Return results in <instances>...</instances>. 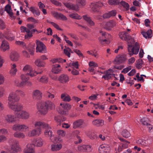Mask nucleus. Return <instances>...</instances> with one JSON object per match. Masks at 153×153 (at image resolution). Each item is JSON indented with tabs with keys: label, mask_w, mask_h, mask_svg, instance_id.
Masks as SVG:
<instances>
[{
	"label": "nucleus",
	"mask_w": 153,
	"mask_h": 153,
	"mask_svg": "<svg viewBox=\"0 0 153 153\" xmlns=\"http://www.w3.org/2000/svg\"><path fill=\"white\" fill-rule=\"evenodd\" d=\"M17 118L21 119L24 120H27L30 117V113L25 110H22L19 112L16 113Z\"/></svg>",
	"instance_id": "obj_12"
},
{
	"label": "nucleus",
	"mask_w": 153,
	"mask_h": 153,
	"mask_svg": "<svg viewBox=\"0 0 153 153\" xmlns=\"http://www.w3.org/2000/svg\"><path fill=\"white\" fill-rule=\"evenodd\" d=\"M19 58L18 54L15 51L11 52L10 55V58L13 61H16L18 60Z\"/></svg>",
	"instance_id": "obj_33"
},
{
	"label": "nucleus",
	"mask_w": 153,
	"mask_h": 153,
	"mask_svg": "<svg viewBox=\"0 0 153 153\" xmlns=\"http://www.w3.org/2000/svg\"><path fill=\"white\" fill-rule=\"evenodd\" d=\"M1 48L3 51H6L9 48L8 43L6 41H3L1 46Z\"/></svg>",
	"instance_id": "obj_32"
},
{
	"label": "nucleus",
	"mask_w": 153,
	"mask_h": 153,
	"mask_svg": "<svg viewBox=\"0 0 153 153\" xmlns=\"http://www.w3.org/2000/svg\"><path fill=\"white\" fill-rule=\"evenodd\" d=\"M28 128V127L24 124H16L13 126L12 129L15 131H25Z\"/></svg>",
	"instance_id": "obj_13"
},
{
	"label": "nucleus",
	"mask_w": 153,
	"mask_h": 153,
	"mask_svg": "<svg viewBox=\"0 0 153 153\" xmlns=\"http://www.w3.org/2000/svg\"><path fill=\"white\" fill-rule=\"evenodd\" d=\"M71 51V48H68L66 49H64V52L65 54L67 55L68 57H70V51Z\"/></svg>",
	"instance_id": "obj_50"
},
{
	"label": "nucleus",
	"mask_w": 153,
	"mask_h": 153,
	"mask_svg": "<svg viewBox=\"0 0 153 153\" xmlns=\"http://www.w3.org/2000/svg\"><path fill=\"white\" fill-rule=\"evenodd\" d=\"M27 20L29 21L34 23V24L38 23V21L32 17L28 18Z\"/></svg>",
	"instance_id": "obj_61"
},
{
	"label": "nucleus",
	"mask_w": 153,
	"mask_h": 153,
	"mask_svg": "<svg viewBox=\"0 0 153 153\" xmlns=\"http://www.w3.org/2000/svg\"><path fill=\"white\" fill-rule=\"evenodd\" d=\"M85 151L88 152H90L92 150L91 146L88 145H85Z\"/></svg>",
	"instance_id": "obj_58"
},
{
	"label": "nucleus",
	"mask_w": 153,
	"mask_h": 153,
	"mask_svg": "<svg viewBox=\"0 0 153 153\" xmlns=\"http://www.w3.org/2000/svg\"><path fill=\"white\" fill-rule=\"evenodd\" d=\"M92 124L97 126H102L104 125V121L101 119H97L93 120Z\"/></svg>",
	"instance_id": "obj_28"
},
{
	"label": "nucleus",
	"mask_w": 153,
	"mask_h": 153,
	"mask_svg": "<svg viewBox=\"0 0 153 153\" xmlns=\"http://www.w3.org/2000/svg\"><path fill=\"white\" fill-rule=\"evenodd\" d=\"M14 137L19 138L23 139L25 137V135L22 132H16L14 134Z\"/></svg>",
	"instance_id": "obj_40"
},
{
	"label": "nucleus",
	"mask_w": 153,
	"mask_h": 153,
	"mask_svg": "<svg viewBox=\"0 0 153 153\" xmlns=\"http://www.w3.org/2000/svg\"><path fill=\"white\" fill-rule=\"evenodd\" d=\"M51 1L53 4L57 6H61V4L60 3L55 0H50Z\"/></svg>",
	"instance_id": "obj_62"
},
{
	"label": "nucleus",
	"mask_w": 153,
	"mask_h": 153,
	"mask_svg": "<svg viewBox=\"0 0 153 153\" xmlns=\"http://www.w3.org/2000/svg\"><path fill=\"white\" fill-rule=\"evenodd\" d=\"M5 10L11 17H12L13 13L12 12L11 6L9 4H8L5 6Z\"/></svg>",
	"instance_id": "obj_39"
},
{
	"label": "nucleus",
	"mask_w": 153,
	"mask_h": 153,
	"mask_svg": "<svg viewBox=\"0 0 153 153\" xmlns=\"http://www.w3.org/2000/svg\"><path fill=\"white\" fill-rule=\"evenodd\" d=\"M17 70L16 68V65L15 64L11 65V69L10 71V74L11 76H15L17 72Z\"/></svg>",
	"instance_id": "obj_35"
},
{
	"label": "nucleus",
	"mask_w": 153,
	"mask_h": 153,
	"mask_svg": "<svg viewBox=\"0 0 153 153\" xmlns=\"http://www.w3.org/2000/svg\"><path fill=\"white\" fill-rule=\"evenodd\" d=\"M53 15L56 18L62 20L63 21H66L67 20V18L65 16L60 13L54 12L53 13Z\"/></svg>",
	"instance_id": "obj_24"
},
{
	"label": "nucleus",
	"mask_w": 153,
	"mask_h": 153,
	"mask_svg": "<svg viewBox=\"0 0 153 153\" xmlns=\"http://www.w3.org/2000/svg\"><path fill=\"white\" fill-rule=\"evenodd\" d=\"M117 23L113 20H110L105 23L104 27L108 30H110L117 25Z\"/></svg>",
	"instance_id": "obj_18"
},
{
	"label": "nucleus",
	"mask_w": 153,
	"mask_h": 153,
	"mask_svg": "<svg viewBox=\"0 0 153 153\" xmlns=\"http://www.w3.org/2000/svg\"><path fill=\"white\" fill-rule=\"evenodd\" d=\"M35 44H29L28 45V46H26V48H25V49L27 50L30 54L33 55L35 51Z\"/></svg>",
	"instance_id": "obj_29"
},
{
	"label": "nucleus",
	"mask_w": 153,
	"mask_h": 153,
	"mask_svg": "<svg viewBox=\"0 0 153 153\" xmlns=\"http://www.w3.org/2000/svg\"><path fill=\"white\" fill-rule=\"evenodd\" d=\"M35 65L38 67H44L45 65V62L41 60L40 59H37L35 62Z\"/></svg>",
	"instance_id": "obj_38"
},
{
	"label": "nucleus",
	"mask_w": 153,
	"mask_h": 153,
	"mask_svg": "<svg viewBox=\"0 0 153 153\" xmlns=\"http://www.w3.org/2000/svg\"><path fill=\"white\" fill-rule=\"evenodd\" d=\"M111 69H108L105 71V73L104 75L102 76V78H104L105 80H108L111 79L112 77H114L115 74L111 72Z\"/></svg>",
	"instance_id": "obj_21"
},
{
	"label": "nucleus",
	"mask_w": 153,
	"mask_h": 153,
	"mask_svg": "<svg viewBox=\"0 0 153 153\" xmlns=\"http://www.w3.org/2000/svg\"><path fill=\"white\" fill-rule=\"evenodd\" d=\"M36 52L42 53L47 52L45 46L42 42L36 40Z\"/></svg>",
	"instance_id": "obj_11"
},
{
	"label": "nucleus",
	"mask_w": 153,
	"mask_h": 153,
	"mask_svg": "<svg viewBox=\"0 0 153 153\" xmlns=\"http://www.w3.org/2000/svg\"><path fill=\"white\" fill-rule=\"evenodd\" d=\"M141 33L143 36L145 38H150L152 37V31L151 29H150L146 32L143 31L141 32Z\"/></svg>",
	"instance_id": "obj_34"
},
{
	"label": "nucleus",
	"mask_w": 153,
	"mask_h": 153,
	"mask_svg": "<svg viewBox=\"0 0 153 153\" xmlns=\"http://www.w3.org/2000/svg\"><path fill=\"white\" fill-rule=\"evenodd\" d=\"M80 133V132L79 131L76 130L73 131L72 133V135L75 137V139L76 140L74 141L75 144L79 143L82 142V140L79 136Z\"/></svg>",
	"instance_id": "obj_20"
},
{
	"label": "nucleus",
	"mask_w": 153,
	"mask_h": 153,
	"mask_svg": "<svg viewBox=\"0 0 153 153\" xmlns=\"http://www.w3.org/2000/svg\"><path fill=\"white\" fill-rule=\"evenodd\" d=\"M60 105L62 106V107L59 108L58 111L59 113L63 115L67 114L68 110L70 109L71 107V105L67 103H61Z\"/></svg>",
	"instance_id": "obj_9"
},
{
	"label": "nucleus",
	"mask_w": 153,
	"mask_h": 153,
	"mask_svg": "<svg viewBox=\"0 0 153 153\" xmlns=\"http://www.w3.org/2000/svg\"><path fill=\"white\" fill-rule=\"evenodd\" d=\"M27 82L25 81H22L20 82L18 80H16L15 81V83L17 86L21 87L24 86L26 83Z\"/></svg>",
	"instance_id": "obj_43"
},
{
	"label": "nucleus",
	"mask_w": 153,
	"mask_h": 153,
	"mask_svg": "<svg viewBox=\"0 0 153 153\" xmlns=\"http://www.w3.org/2000/svg\"><path fill=\"white\" fill-rule=\"evenodd\" d=\"M84 123V120L82 119H79L74 122L73 123V128H76L82 126Z\"/></svg>",
	"instance_id": "obj_27"
},
{
	"label": "nucleus",
	"mask_w": 153,
	"mask_h": 153,
	"mask_svg": "<svg viewBox=\"0 0 153 153\" xmlns=\"http://www.w3.org/2000/svg\"><path fill=\"white\" fill-rule=\"evenodd\" d=\"M61 71V68L59 65H53L52 69V72L55 74H58Z\"/></svg>",
	"instance_id": "obj_31"
},
{
	"label": "nucleus",
	"mask_w": 153,
	"mask_h": 153,
	"mask_svg": "<svg viewBox=\"0 0 153 153\" xmlns=\"http://www.w3.org/2000/svg\"><path fill=\"white\" fill-rule=\"evenodd\" d=\"M74 51L75 53H76L78 55L79 57H83L82 54L79 50L77 49H75L74 50Z\"/></svg>",
	"instance_id": "obj_63"
},
{
	"label": "nucleus",
	"mask_w": 153,
	"mask_h": 153,
	"mask_svg": "<svg viewBox=\"0 0 153 153\" xmlns=\"http://www.w3.org/2000/svg\"><path fill=\"white\" fill-rule=\"evenodd\" d=\"M59 80L61 83H66L69 81V77L67 75L62 74L59 76Z\"/></svg>",
	"instance_id": "obj_25"
},
{
	"label": "nucleus",
	"mask_w": 153,
	"mask_h": 153,
	"mask_svg": "<svg viewBox=\"0 0 153 153\" xmlns=\"http://www.w3.org/2000/svg\"><path fill=\"white\" fill-rule=\"evenodd\" d=\"M35 146L33 144H27L24 150V153H35Z\"/></svg>",
	"instance_id": "obj_19"
},
{
	"label": "nucleus",
	"mask_w": 153,
	"mask_h": 153,
	"mask_svg": "<svg viewBox=\"0 0 153 153\" xmlns=\"http://www.w3.org/2000/svg\"><path fill=\"white\" fill-rule=\"evenodd\" d=\"M83 19L86 21L90 26H93L95 25V23L91 19V18L87 15L83 16Z\"/></svg>",
	"instance_id": "obj_26"
},
{
	"label": "nucleus",
	"mask_w": 153,
	"mask_h": 153,
	"mask_svg": "<svg viewBox=\"0 0 153 153\" xmlns=\"http://www.w3.org/2000/svg\"><path fill=\"white\" fill-rule=\"evenodd\" d=\"M8 41H12L14 40L15 37L12 34L8 33L7 34H6L5 37Z\"/></svg>",
	"instance_id": "obj_47"
},
{
	"label": "nucleus",
	"mask_w": 153,
	"mask_h": 153,
	"mask_svg": "<svg viewBox=\"0 0 153 153\" xmlns=\"http://www.w3.org/2000/svg\"><path fill=\"white\" fill-rule=\"evenodd\" d=\"M23 71L25 72H27V74H29V76L31 77H33L37 74H41L42 71L40 72H37L33 70L31 66L28 65H27L24 67Z\"/></svg>",
	"instance_id": "obj_8"
},
{
	"label": "nucleus",
	"mask_w": 153,
	"mask_h": 153,
	"mask_svg": "<svg viewBox=\"0 0 153 153\" xmlns=\"http://www.w3.org/2000/svg\"><path fill=\"white\" fill-rule=\"evenodd\" d=\"M62 147V145L61 144H53L51 146V149L53 151H57L60 150Z\"/></svg>",
	"instance_id": "obj_30"
},
{
	"label": "nucleus",
	"mask_w": 153,
	"mask_h": 153,
	"mask_svg": "<svg viewBox=\"0 0 153 153\" xmlns=\"http://www.w3.org/2000/svg\"><path fill=\"white\" fill-rule=\"evenodd\" d=\"M4 122L9 123H16L18 120L17 116L11 114H7L4 116Z\"/></svg>",
	"instance_id": "obj_6"
},
{
	"label": "nucleus",
	"mask_w": 153,
	"mask_h": 153,
	"mask_svg": "<svg viewBox=\"0 0 153 153\" xmlns=\"http://www.w3.org/2000/svg\"><path fill=\"white\" fill-rule=\"evenodd\" d=\"M54 103L50 101L42 102L40 106V111L42 114L45 115L48 110H52L55 108Z\"/></svg>",
	"instance_id": "obj_3"
},
{
	"label": "nucleus",
	"mask_w": 153,
	"mask_h": 153,
	"mask_svg": "<svg viewBox=\"0 0 153 153\" xmlns=\"http://www.w3.org/2000/svg\"><path fill=\"white\" fill-rule=\"evenodd\" d=\"M15 43L17 45H19L21 46L24 49L25 48H26V45L25 44L23 41H16L15 42Z\"/></svg>",
	"instance_id": "obj_55"
},
{
	"label": "nucleus",
	"mask_w": 153,
	"mask_h": 153,
	"mask_svg": "<svg viewBox=\"0 0 153 153\" xmlns=\"http://www.w3.org/2000/svg\"><path fill=\"white\" fill-rule=\"evenodd\" d=\"M57 134L59 136L64 137L66 134L65 132L62 130H59L57 131Z\"/></svg>",
	"instance_id": "obj_54"
},
{
	"label": "nucleus",
	"mask_w": 153,
	"mask_h": 153,
	"mask_svg": "<svg viewBox=\"0 0 153 153\" xmlns=\"http://www.w3.org/2000/svg\"><path fill=\"white\" fill-rule=\"evenodd\" d=\"M121 4L126 9V10H128L129 7V5L126 2L124 1H121L120 2Z\"/></svg>",
	"instance_id": "obj_51"
},
{
	"label": "nucleus",
	"mask_w": 153,
	"mask_h": 153,
	"mask_svg": "<svg viewBox=\"0 0 153 153\" xmlns=\"http://www.w3.org/2000/svg\"><path fill=\"white\" fill-rule=\"evenodd\" d=\"M27 27L22 26L21 27V30L22 32H26V33L25 36V39H29L33 36L32 34L35 33L37 30L35 29H33L34 28L33 25L28 24L27 25Z\"/></svg>",
	"instance_id": "obj_4"
},
{
	"label": "nucleus",
	"mask_w": 153,
	"mask_h": 153,
	"mask_svg": "<svg viewBox=\"0 0 153 153\" xmlns=\"http://www.w3.org/2000/svg\"><path fill=\"white\" fill-rule=\"evenodd\" d=\"M35 127L38 128L33 129L31 131L28 132L27 135L31 137L34 136H38L42 132V129L45 130L44 135L46 137H50V140L53 142H60L62 141V139L59 137H54L52 134V132L51 130V127L47 123L42 121H37L35 123Z\"/></svg>",
	"instance_id": "obj_1"
},
{
	"label": "nucleus",
	"mask_w": 153,
	"mask_h": 153,
	"mask_svg": "<svg viewBox=\"0 0 153 153\" xmlns=\"http://www.w3.org/2000/svg\"><path fill=\"white\" fill-rule=\"evenodd\" d=\"M48 78L47 76H42L39 80V81L44 83H47L48 82Z\"/></svg>",
	"instance_id": "obj_53"
},
{
	"label": "nucleus",
	"mask_w": 153,
	"mask_h": 153,
	"mask_svg": "<svg viewBox=\"0 0 153 153\" xmlns=\"http://www.w3.org/2000/svg\"><path fill=\"white\" fill-rule=\"evenodd\" d=\"M100 33H101L102 36L104 37L105 39H100V41L102 44H103L105 43L106 44H108L110 43V39L111 38V36L109 34L106 33H103L102 31H100Z\"/></svg>",
	"instance_id": "obj_15"
},
{
	"label": "nucleus",
	"mask_w": 153,
	"mask_h": 153,
	"mask_svg": "<svg viewBox=\"0 0 153 153\" xmlns=\"http://www.w3.org/2000/svg\"><path fill=\"white\" fill-rule=\"evenodd\" d=\"M61 98L63 101H65L69 102L71 100L69 96L64 94L61 95Z\"/></svg>",
	"instance_id": "obj_42"
},
{
	"label": "nucleus",
	"mask_w": 153,
	"mask_h": 153,
	"mask_svg": "<svg viewBox=\"0 0 153 153\" xmlns=\"http://www.w3.org/2000/svg\"><path fill=\"white\" fill-rule=\"evenodd\" d=\"M110 150V146L105 144L101 145L99 148V152L100 153H109Z\"/></svg>",
	"instance_id": "obj_17"
},
{
	"label": "nucleus",
	"mask_w": 153,
	"mask_h": 153,
	"mask_svg": "<svg viewBox=\"0 0 153 153\" xmlns=\"http://www.w3.org/2000/svg\"><path fill=\"white\" fill-rule=\"evenodd\" d=\"M121 134L123 137L126 138H127L130 136V133L126 129L123 130L122 131Z\"/></svg>",
	"instance_id": "obj_45"
},
{
	"label": "nucleus",
	"mask_w": 153,
	"mask_h": 153,
	"mask_svg": "<svg viewBox=\"0 0 153 153\" xmlns=\"http://www.w3.org/2000/svg\"><path fill=\"white\" fill-rule=\"evenodd\" d=\"M146 141L145 140H143V139H140L137 140L136 141L137 143L141 146H147V144L146 143Z\"/></svg>",
	"instance_id": "obj_48"
},
{
	"label": "nucleus",
	"mask_w": 153,
	"mask_h": 153,
	"mask_svg": "<svg viewBox=\"0 0 153 153\" xmlns=\"http://www.w3.org/2000/svg\"><path fill=\"white\" fill-rule=\"evenodd\" d=\"M87 135L91 139H94L96 137V134L91 131H89L87 133Z\"/></svg>",
	"instance_id": "obj_46"
},
{
	"label": "nucleus",
	"mask_w": 153,
	"mask_h": 153,
	"mask_svg": "<svg viewBox=\"0 0 153 153\" xmlns=\"http://www.w3.org/2000/svg\"><path fill=\"white\" fill-rule=\"evenodd\" d=\"M30 10L34 15L39 16L40 14V12L39 9L34 7H31L29 8Z\"/></svg>",
	"instance_id": "obj_37"
},
{
	"label": "nucleus",
	"mask_w": 153,
	"mask_h": 153,
	"mask_svg": "<svg viewBox=\"0 0 153 153\" xmlns=\"http://www.w3.org/2000/svg\"><path fill=\"white\" fill-rule=\"evenodd\" d=\"M118 139L122 142H123V143H120L119 145L117 151L118 152H120L124 149L127 148L130 142L127 141L126 140L123 138L119 137Z\"/></svg>",
	"instance_id": "obj_14"
},
{
	"label": "nucleus",
	"mask_w": 153,
	"mask_h": 153,
	"mask_svg": "<svg viewBox=\"0 0 153 153\" xmlns=\"http://www.w3.org/2000/svg\"><path fill=\"white\" fill-rule=\"evenodd\" d=\"M15 92L17 96L19 97L20 98V97H23L25 96L26 94L25 92L22 91L18 90Z\"/></svg>",
	"instance_id": "obj_41"
},
{
	"label": "nucleus",
	"mask_w": 153,
	"mask_h": 153,
	"mask_svg": "<svg viewBox=\"0 0 153 153\" xmlns=\"http://www.w3.org/2000/svg\"><path fill=\"white\" fill-rule=\"evenodd\" d=\"M32 97L35 100H39L42 97V93L38 90H36L33 91L32 93Z\"/></svg>",
	"instance_id": "obj_22"
},
{
	"label": "nucleus",
	"mask_w": 153,
	"mask_h": 153,
	"mask_svg": "<svg viewBox=\"0 0 153 153\" xmlns=\"http://www.w3.org/2000/svg\"><path fill=\"white\" fill-rule=\"evenodd\" d=\"M131 69V66H129L126 68H124L121 71L122 73L126 74Z\"/></svg>",
	"instance_id": "obj_59"
},
{
	"label": "nucleus",
	"mask_w": 153,
	"mask_h": 153,
	"mask_svg": "<svg viewBox=\"0 0 153 153\" xmlns=\"http://www.w3.org/2000/svg\"><path fill=\"white\" fill-rule=\"evenodd\" d=\"M89 65L90 67L94 68L98 66V65L95 62L93 61H91L89 62Z\"/></svg>",
	"instance_id": "obj_60"
},
{
	"label": "nucleus",
	"mask_w": 153,
	"mask_h": 153,
	"mask_svg": "<svg viewBox=\"0 0 153 153\" xmlns=\"http://www.w3.org/2000/svg\"><path fill=\"white\" fill-rule=\"evenodd\" d=\"M120 3L119 0H109L108 3L111 5L118 4Z\"/></svg>",
	"instance_id": "obj_56"
},
{
	"label": "nucleus",
	"mask_w": 153,
	"mask_h": 153,
	"mask_svg": "<svg viewBox=\"0 0 153 153\" xmlns=\"http://www.w3.org/2000/svg\"><path fill=\"white\" fill-rule=\"evenodd\" d=\"M126 60V56L124 55H119L115 59L114 61L117 64L123 63Z\"/></svg>",
	"instance_id": "obj_23"
},
{
	"label": "nucleus",
	"mask_w": 153,
	"mask_h": 153,
	"mask_svg": "<svg viewBox=\"0 0 153 153\" xmlns=\"http://www.w3.org/2000/svg\"><path fill=\"white\" fill-rule=\"evenodd\" d=\"M8 134V131L7 129L3 128L0 129V134L6 135Z\"/></svg>",
	"instance_id": "obj_57"
},
{
	"label": "nucleus",
	"mask_w": 153,
	"mask_h": 153,
	"mask_svg": "<svg viewBox=\"0 0 153 153\" xmlns=\"http://www.w3.org/2000/svg\"><path fill=\"white\" fill-rule=\"evenodd\" d=\"M29 74H22L21 76V78L22 81L27 82L29 79Z\"/></svg>",
	"instance_id": "obj_49"
},
{
	"label": "nucleus",
	"mask_w": 153,
	"mask_h": 153,
	"mask_svg": "<svg viewBox=\"0 0 153 153\" xmlns=\"http://www.w3.org/2000/svg\"><path fill=\"white\" fill-rule=\"evenodd\" d=\"M21 149L18 141H15L11 146V149H8L7 150L10 153H17L20 152Z\"/></svg>",
	"instance_id": "obj_10"
},
{
	"label": "nucleus",
	"mask_w": 153,
	"mask_h": 153,
	"mask_svg": "<svg viewBox=\"0 0 153 153\" xmlns=\"http://www.w3.org/2000/svg\"><path fill=\"white\" fill-rule=\"evenodd\" d=\"M5 27V25L3 21L0 19V29H4Z\"/></svg>",
	"instance_id": "obj_64"
},
{
	"label": "nucleus",
	"mask_w": 153,
	"mask_h": 153,
	"mask_svg": "<svg viewBox=\"0 0 153 153\" xmlns=\"http://www.w3.org/2000/svg\"><path fill=\"white\" fill-rule=\"evenodd\" d=\"M90 7L91 8V11L94 12H97L99 10L95 3H91L90 5Z\"/></svg>",
	"instance_id": "obj_44"
},
{
	"label": "nucleus",
	"mask_w": 153,
	"mask_h": 153,
	"mask_svg": "<svg viewBox=\"0 0 153 153\" xmlns=\"http://www.w3.org/2000/svg\"><path fill=\"white\" fill-rule=\"evenodd\" d=\"M20 100V97L17 96L15 91L11 92L9 94L7 98L8 105L18 102Z\"/></svg>",
	"instance_id": "obj_7"
},
{
	"label": "nucleus",
	"mask_w": 153,
	"mask_h": 153,
	"mask_svg": "<svg viewBox=\"0 0 153 153\" xmlns=\"http://www.w3.org/2000/svg\"><path fill=\"white\" fill-rule=\"evenodd\" d=\"M8 107L11 110L15 112H20L23 109V106L20 103H14L9 105Z\"/></svg>",
	"instance_id": "obj_16"
},
{
	"label": "nucleus",
	"mask_w": 153,
	"mask_h": 153,
	"mask_svg": "<svg viewBox=\"0 0 153 153\" xmlns=\"http://www.w3.org/2000/svg\"><path fill=\"white\" fill-rule=\"evenodd\" d=\"M77 4L75 5L71 3H65V5L69 9L72 10L76 11L79 10V6H84L86 4V0H77Z\"/></svg>",
	"instance_id": "obj_5"
},
{
	"label": "nucleus",
	"mask_w": 153,
	"mask_h": 153,
	"mask_svg": "<svg viewBox=\"0 0 153 153\" xmlns=\"http://www.w3.org/2000/svg\"><path fill=\"white\" fill-rule=\"evenodd\" d=\"M120 38L122 40H125L128 43V54L131 56L133 54H137L139 51L140 46L137 42H136L133 47L134 43V39L126 32H120L119 34Z\"/></svg>",
	"instance_id": "obj_2"
},
{
	"label": "nucleus",
	"mask_w": 153,
	"mask_h": 153,
	"mask_svg": "<svg viewBox=\"0 0 153 153\" xmlns=\"http://www.w3.org/2000/svg\"><path fill=\"white\" fill-rule=\"evenodd\" d=\"M43 140L41 138L38 139L36 140L33 142V144L36 146L40 147L43 145Z\"/></svg>",
	"instance_id": "obj_36"
},
{
	"label": "nucleus",
	"mask_w": 153,
	"mask_h": 153,
	"mask_svg": "<svg viewBox=\"0 0 153 153\" xmlns=\"http://www.w3.org/2000/svg\"><path fill=\"white\" fill-rule=\"evenodd\" d=\"M69 16L71 18L77 19H81V17L79 16L78 14L76 13H73L69 15Z\"/></svg>",
	"instance_id": "obj_52"
}]
</instances>
